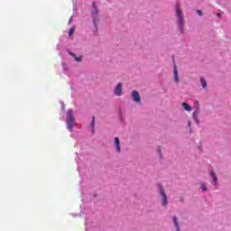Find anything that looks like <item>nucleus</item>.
<instances>
[{"instance_id":"nucleus-1","label":"nucleus","mask_w":231,"mask_h":231,"mask_svg":"<svg viewBox=\"0 0 231 231\" xmlns=\"http://www.w3.org/2000/svg\"><path fill=\"white\" fill-rule=\"evenodd\" d=\"M75 125V117H73V110L67 111V127L71 131Z\"/></svg>"},{"instance_id":"nucleus-2","label":"nucleus","mask_w":231,"mask_h":231,"mask_svg":"<svg viewBox=\"0 0 231 231\" xmlns=\"http://www.w3.org/2000/svg\"><path fill=\"white\" fill-rule=\"evenodd\" d=\"M176 14H177V17L179 19V26H180V30H183V12L180 8V4L176 5Z\"/></svg>"},{"instance_id":"nucleus-3","label":"nucleus","mask_w":231,"mask_h":231,"mask_svg":"<svg viewBox=\"0 0 231 231\" xmlns=\"http://www.w3.org/2000/svg\"><path fill=\"white\" fill-rule=\"evenodd\" d=\"M159 190L162 196V206L167 207L169 205V200L167 199V194L165 193V189H163V186L159 184Z\"/></svg>"},{"instance_id":"nucleus-4","label":"nucleus","mask_w":231,"mask_h":231,"mask_svg":"<svg viewBox=\"0 0 231 231\" xmlns=\"http://www.w3.org/2000/svg\"><path fill=\"white\" fill-rule=\"evenodd\" d=\"M93 10H92V17L94 19L93 23H97L98 21V8H97V4L93 2Z\"/></svg>"},{"instance_id":"nucleus-5","label":"nucleus","mask_w":231,"mask_h":231,"mask_svg":"<svg viewBox=\"0 0 231 231\" xmlns=\"http://www.w3.org/2000/svg\"><path fill=\"white\" fill-rule=\"evenodd\" d=\"M115 95L116 97H122V82L117 83L115 88Z\"/></svg>"},{"instance_id":"nucleus-6","label":"nucleus","mask_w":231,"mask_h":231,"mask_svg":"<svg viewBox=\"0 0 231 231\" xmlns=\"http://www.w3.org/2000/svg\"><path fill=\"white\" fill-rule=\"evenodd\" d=\"M132 97H133L134 102H136L137 104H140L141 98H140V93H138V91L134 90L132 92Z\"/></svg>"},{"instance_id":"nucleus-7","label":"nucleus","mask_w":231,"mask_h":231,"mask_svg":"<svg viewBox=\"0 0 231 231\" xmlns=\"http://www.w3.org/2000/svg\"><path fill=\"white\" fill-rule=\"evenodd\" d=\"M173 80L174 82H180V78L178 77V69L176 65L173 66Z\"/></svg>"},{"instance_id":"nucleus-8","label":"nucleus","mask_w":231,"mask_h":231,"mask_svg":"<svg viewBox=\"0 0 231 231\" xmlns=\"http://www.w3.org/2000/svg\"><path fill=\"white\" fill-rule=\"evenodd\" d=\"M197 108L195 109V111L193 112V118L194 120L198 121V116L199 115V111H200V108H199V103H197Z\"/></svg>"},{"instance_id":"nucleus-9","label":"nucleus","mask_w":231,"mask_h":231,"mask_svg":"<svg viewBox=\"0 0 231 231\" xmlns=\"http://www.w3.org/2000/svg\"><path fill=\"white\" fill-rule=\"evenodd\" d=\"M115 145L117 152H120V139L118 137L115 138Z\"/></svg>"},{"instance_id":"nucleus-10","label":"nucleus","mask_w":231,"mask_h":231,"mask_svg":"<svg viewBox=\"0 0 231 231\" xmlns=\"http://www.w3.org/2000/svg\"><path fill=\"white\" fill-rule=\"evenodd\" d=\"M210 176H211L214 183L217 184V176L216 175V172H214V171H211Z\"/></svg>"},{"instance_id":"nucleus-11","label":"nucleus","mask_w":231,"mask_h":231,"mask_svg":"<svg viewBox=\"0 0 231 231\" xmlns=\"http://www.w3.org/2000/svg\"><path fill=\"white\" fill-rule=\"evenodd\" d=\"M182 107L183 109H185V111H189V112L192 111V107L189 106V105L187 103H182Z\"/></svg>"},{"instance_id":"nucleus-12","label":"nucleus","mask_w":231,"mask_h":231,"mask_svg":"<svg viewBox=\"0 0 231 231\" xmlns=\"http://www.w3.org/2000/svg\"><path fill=\"white\" fill-rule=\"evenodd\" d=\"M173 223L176 226V231H181L180 230V224H178V218L176 217H173Z\"/></svg>"},{"instance_id":"nucleus-13","label":"nucleus","mask_w":231,"mask_h":231,"mask_svg":"<svg viewBox=\"0 0 231 231\" xmlns=\"http://www.w3.org/2000/svg\"><path fill=\"white\" fill-rule=\"evenodd\" d=\"M201 86L202 88H207V80L204 79V78L200 79Z\"/></svg>"},{"instance_id":"nucleus-14","label":"nucleus","mask_w":231,"mask_h":231,"mask_svg":"<svg viewBox=\"0 0 231 231\" xmlns=\"http://www.w3.org/2000/svg\"><path fill=\"white\" fill-rule=\"evenodd\" d=\"M73 33H75V27H72V28L69 29V37H71V35H72Z\"/></svg>"},{"instance_id":"nucleus-15","label":"nucleus","mask_w":231,"mask_h":231,"mask_svg":"<svg viewBox=\"0 0 231 231\" xmlns=\"http://www.w3.org/2000/svg\"><path fill=\"white\" fill-rule=\"evenodd\" d=\"M200 189L205 192L207 191V186H205V184H201Z\"/></svg>"},{"instance_id":"nucleus-16","label":"nucleus","mask_w":231,"mask_h":231,"mask_svg":"<svg viewBox=\"0 0 231 231\" xmlns=\"http://www.w3.org/2000/svg\"><path fill=\"white\" fill-rule=\"evenodd\" d=\"M75 60L77 61V62H80V60H82V57H75Z\"/></svg>"},{"instance_id":"nucleus-17","label":"nucleus","mask_w":231,"mask_h":231,"mask_svg":"<svg viewBox=\"0 0 231 231\" xmlns=\"http://www.w3.org/2000/svg\"><path fill=\"white\" fill-rule=\"evenodd\" d=\"M92 127H95V116L92 117Z\"/></svg>"},{"instance_id":"nucleus-18","label":"nucleus","mask_w":231,"mask_h":231,"mask_svg":"<svg viewBox=\"0 0 231 231\" xmlns=\"http://www.w3.org/2000/svg\"><path fill=\"white\" fill-rule=\"evenodd\" d=\"M197 14H199V15H203V13L201 12V10H198Z\"/></svg>"},{"instance_id":"nucleus-19","label":"nucleus","mask_w":231,"mask_h":231,"mask_svg":"<svg viewBox=\"0 0 231 231\" xmlns=\"http://www.w3.org/2000/svg\"><path fill=\"white\" fill-rule=\"evenodd\" d=\"M69 54L71 55V57H77V54L76 53H73V52H69Z\"/></svg>"},{"instance_id":"nucleus-20","label":"nucleus","mask_w":231,"mask_h":231,"mask_svg":"<svg viewBox=\"0 0 231 231\" xmlns=\"http://www.w3.org/2000/svg\"><path fill=\"white\" fill-rule=\"evenodd\" d=\"M217 17H221V13H217Z\"/></svg>"},{"instance_id":"nucleus-21","label":"nucleus","mask_w":231,"mask_h":231,"mask_svg":"<svg viewBox=\"0 0 231 231\" xmlns=\"http://www.w3.org/2000/svg\"><path fill=\"white\" fill-rule=\"evenodd\" d=\"M158 152L160 155H162V151L160 149L158 150Z\"/></svg>"},{"instance_id":"nucleus-22","label":"nucleus","mask_w":231,"mask_h":231,"mask_svg":"<svg viewBox=\"0 0 231 231\" xmlns=\"http://www.w3.org/2000/svg\"><path fill=\"white\" fill-rule=\"evenodd\" d=\"M188 125L190 127V121H189Z\"/></svg>"}]
</instances>
